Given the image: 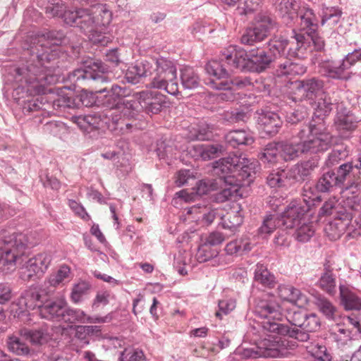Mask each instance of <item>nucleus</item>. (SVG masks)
Here are the masks:
<instances>
[{"instance_id":"nucleus-63","label":"nucleus","mask_w":361,"mask_h":361,"mask_svg":"<svg viewBox=\"0 0 361 361\" xmlns=\"http://www.w3.org/2000/svg\"><path fill=\"white\" fill-rule=\"evenodd\" d=\"M306 313L301 310L289 312L286 319L290 324L295 326L294 328H301L303 324Z\"/></svg>"},{"instance_id":"nucleus-36","label":"nucleus","mask_w":361,"mask_h":361,"mask_svg":"<svg viewBox=\"0 0 361 361\" xmlns=\"http://www.w3.org/2000/svg\"><path fill=\"white\" fill-rule=\"evenodd\" d=\"M255 282L264 288H272L276 284V278L264 264H257L254 273Z\"/></svg>"},{"instance_id":"nucleus-26","label":"nucleus","mask_w":361,"mask_h":361,"mask_svg":"<svg viewBox=\"0 0 361 361\" xmlns=\"http://www.w3.org/2000/svg\"><path fill=\"white\" fill-rule=\"evenodd\" d=\"M295 85L303 95L312 99L323 90L324 82L318 78H311L295 81Z\"/></svg>"},{"instance_id":"nucleus-61","label":"nucleus","mask_w":361,"mask_h":361,"mask_svg":"<svg viewBox=\"0 0 361 361\" xmlns=\"http://www.w3.org/2000/svg\"><path fill=\"white\" fill-rule=\"evenodd\" d=\"M203 160H209L215 158L225 150L224 147L220 144L203 145Z\"/></svg>"},{"instance_id":"nucleus-5","label":"nucleus","mask_w":361,"mask_h":361,"mask_svg":"<svg viewBox=\"0 0 361 361\" xmlns=\"http://www.w3.org/2000/svg\"><path fill=\"white\" fill-rule=\"evenodd\" d=\"M0 271L8 274L23 261L25 250L37 244L27 233H16L13 228L0 229Z\"/></svg>"},{"instance_id":"nucleus-56","label":"nucleus","mask_w":361,"mask_h":361,"mask_svg":"<svg viewBox=\"0 0 361 361\" xmlns=\"http://www.w3.org/2000/svg\"><path fill=\"white\" fill-rule=\"evenodd\" d=\"M71 269L66 266L63 265L60 267L59 269L54 274H51L48 279V283L51 286H56L62 283L65 279L69 277Z\"/></svg>"},{"instance_id":"nucleus-57","label":"nucleus","mask_w":361,"mask_h":361,"mask_svg":"<svg viewBox=\"0 0 361 361\" xmlns=\"http://www.w3.org/2000/svg\"><path fill=\"white\" fill-rule=\"evenodd\" d=\"M66 6L61 0H51L46 6V13L52 17H61Z\"/></svg>"},{"instance_id":"nucleus-43","label":"nucleus","mask_w":361,"mask_h":361,"mask_svg":"<svg viewBox=\"0 0 361 361\" xmlns=\"http://www.w3.org/2000/svg\"><path fill=\"white\" fill-rule=\"evenodd\" d=\"M341 16L342 11L338 8H326L323 11L321 23L322 25H326L330 28H334L340 23Z\"/></svg>"},{"instance_id":"nucleus-50","label":"nucleus","mask_w":361,"mask_h":361,"mask_svg":"<svg viewBox=\"0 0 361 361\" xmlns=\"http://www.w3.org/2000/svg\"><path fill=\"white\" fill-rule=\"evenodd\" d=\"M339 204L335 198H330L324 202L319 212V216H334V217L344 213L345 209H339Z\"/></svg>"},{"instance_id":"nucleus-17","label":"nucleus","mask_w":361,"mask_h":361,"mask_svg":"<svg viewBox=\"0 0 361 361\" xmlns=\"http://www.w3.org/2000/svg\"><path fill=\"white\" fill-rule=\"evenodd\" d=\"M353 168L351 163H345L338 168L336 172L331 171L324 173L317 183V189L320 192H327L334 186L341 185Z\"/></svg>"},{"instance_id":"nucleus-35","label":"nucleus","mask_w":361,"mask_h":361,"mask_svg":"<svg viewBox=\"0 0 361 361\" xmlns=\"http://www.w3.org/2000/svg\"><path fill=\"white\" fill-rule=\"evenodd\" d=\"M341 302L346 310H361V298L343 286H340Z\"/></svg>"},{"instance_id":"nucleus-15","label":"nucleus","mask_w":361,"mask_h":361,"mask_svg":"<svg viewBox=\"0 0 361 361\" xmlns=\"http://www.w3.org/2000/svg\"><path fill=\"white\" fill-rule=\"evenodd\" d=\"M310 207V204L305 199L295 200L290 202L279 216L283 227L292 228L306 221L305 215L309 212Z\"/></svg>"},{"instance_id":"nucleus-59","label":"nucleus","mask_w":361,"mask_h":361,"mask_svg":"<svg viewBox=\"0 0 361 361\" xmlns=\"http://www.w3.org/2000/svg\"><path fill=\"white\" fill-rule=\"evenodd\" d=\"M121 361H146L143 352L139 349H125L120 356Z\"/></svg>"},{"instance_id":"nucleus-32","label":"nucleus","mask_w":361,"mask_h":361,"mask_svg":"<svg viewBox=\"0 0 361 361\" xmlns=\"http://www.w3.org/2000/svg\"><path fill=\"white\" fill-rule=\"evenodd\" d=\"M276 72L278 77H293L305 73L306 72V67L299 62L293 61L290 58L281 63Z\"/></svg>"},{"instance_id":"nucleus-13","label":"nucleus","mask_w":361,"mask_h":361,"mask_svg":"<svg viewBox=\"0 0 361 361\" xmlns=\"http://www.w3.org/2000/svg\"><path fill=\"white\" fill-rule=\"evenodd\" d=\"M300 32L294 33V39L297 44V49H300L307 40V36L316 34L318 29V19L314 11L309 7H302L299 12Z\"/></svg>"},{"instance_id":"nucleus-48","label":"nucleus","mask_w":361,"mask_h":361,"mask_svg":"<svg viewBox=\"0 0 361 361\" xmlns=\"http://www.w3.org/2000/svg\"><path fill=\"white\" fill-rule=\"evenodd\" d=\"M276 9L279 15L285 18L291 20L296 11L297 1L295 0H278Z\"/></svg>"},{"instance_id":"nucleus-64","label":"nucleus","mask_w":361,"mask_h":361,"mask_svg":"<svg viewBox=\"0 0 361 361\" xmlns=\"http://www.w3.org/2000/svg\"><path fill=\"white\" fill-rule=\"evenodd\" d=\"M345 233H347L348 237L353 238H355L361 235V222L356 219L353 221L351 214L350 221L348 225Z\"/></svg>"},{"instance_id":"nucleus-40","label":"nucleus","mask_w":361,"mask_h":361,"mask_svg":"<svg viewBox=\"0 0 361 361\" xmlns=\"http://www.w3.org/2000/svg\"><path fill=\"white\" fill-rule=\"evenodd\" d=\"M252 249L250 239L242 238L236 239L227 243L225 247V251L227 255H233L237 254H243L247 252Z\"/></svg>"},{"instance_id":"nucleus-21","label":"nucleus","mask_w":361,"mask_h":361,"mask_svg":"<svg viewBox=\"0 0 361 361\" xmlns=\"http://www.w3.org/2000/svg\"><path fill=\"white\" fill-rule=\"evenodd\" d=\"M67 302L65 298L60 297L45 302L40 308L39 314L42 318L63 322Z\"/></svg>"},{"instance_id":"nucleus-7","label":"nucleus","mask_w":361,"mask_h":361,"mask_svg":"<svg viewBox=\"0 0 361 361\" xmlns=\"http://www.w3.org/2000/svg\"><path fill=\"white\" fill-rule=\"evenodd\" d=\"M78 27L94 44L107 42L103 30L111 20V12L106 4H96L87 8H80Z\"/></svg>"},{"instance_id":"nucleus-6","label":"nucleus","mask_w":361,"mask_h":361,"mask_svg":"<svg viewBox=\"0 0 361 361\" xmlns=\"http://www.w3.org/2000/svg\"><path fill=\"white\" fill-rule=\"evenodd\" d=\"M221 60L225 61L231 70L238 69L261 73L268 68L274 61L273 57L264 50L252 49L248 53L237 46H229L221 53Z\"/></svg>"},{"instance_id":"nucleus-1","label":"nucleus","mask_w":361,"mask_h":361,"mask_svg":"<svg viewBox=\"0 0 361 361\" xmlns=\"http://www.w3.org/2000/svg\"><path fill=\"white\" fill-rule=\"evenodd\" d=\"M65 35L61 31H49L38 38L37 44L33 47L32 60L25 66L16 70L18 81L24 80L27 91L33 95L44 94L47 92V85L57 80L55 66L51 62L54 54L49 51L48 46H59L63 43Z\"/></svg>"},{"instance_id":"nucleus-24","label":"nucleus","mask_w":361,"mask_h":361,"mask_svg":"<svg viewBox=\"0 0 361 361\" xmlns=\"http://www.w3.org/2000/svg\"><path fill=\"white\" fill-rule=\"evenodd\" d=\"M350 221V214L347 211L334 217L325 227V232L330 240H336L345 233Z\"/></svg>"},{"instance_id":"nucleus-34","label":"nucleus","mask_w":361,"mask_h":361,"mask_svg":"<svg viewBox=\"0 0 361 361\" xmlns=\"http://www.w3.org/2000/svg\"><path fill=\"white\" fill-rule=\"evenodd\" d=\"M20 335L32 344L42 345L51 339V334L48 327H41L35 330L22 329L20 331Z\"/></svg>"},{"instance_id":"nucleus-39","label":"nucleus","mask_w":361,"mask_h":361,"mask_svg":"<svg viewBox=\"0 0 361 361\" xmlns=\"http://www.w3.org/2000/svg\"><path fill=\"white\" fill-rule=\"evenodd\" d=\"M259 158L264 164L269 165L280 162L282 159L279 143L270 142L267 144Z\"/></svg>"},{"instance_id":"nucleus-30","label":"nucleus","mask_w":361,"mask_h":361,"mask_svg":"<svg viewBox=\"0 0 361 361\" xmlns=\"http://www.w3.org/2000/svg\"><path fill=\"white\" fill-rule=\"evenodd\" d=\"M279 296L283 300L292 303H300L307 302V298L301 291L291 285L281 284L277 288Z\"/></svg>"},{"instance_id":"nucleus-10","label":"nucleus","mask_w":361,"mask_h":361,"mask_svg":"<svg viewBox=\"0 0 361 361\" xmlns=\"http://www.w3.org/2000/svg\"><path fill=\"white\" fill-rule=\"evenodd\" d=\"M155 64L156 75L149 86L151 88L164 90L167 93L176 95L178 92V86L176 82V68L173 63L160 57L157 59Z\"/></svg>"},{"instance_id":"nucleus-29","label":"nucleus","mask_w":361,"mask_h":361,"mask_svg":"<svg viewBox=\"0 0 361 361\" xmlns=\"http://www.w3.org/2000/svg\"><path fill=\"white\" fill-rule=\"evenodd\" d=\"M239 160L238 155L233 154L216 161L214 166L215 173L224 180L225 176L234 175Z\"/></svg>"},{"instance_id":"nucleus-46","label":"nucleus","mask_w":361,"mask_h":361,"mask_svg":"<svg viewBox=\"0 0 361 361\" xmlns=\"http://www.w3.org/2000/svg\"><path fill=\"white\" fill-rule=\"evenodd\" d=\"M315 305L320 312L329 320H334L336 317V307L324 297H317Z\"/></svg>"},{"instance_id":"nucleus-62","label":"nucleus","mask_w":361,"mask_h":361,"mask_svg":"<svg viewBox=\"0 0 361 361\" xmlns=\"http://www.w3.org/2000/svg\"><path fill=\"white\" fill-rule=\"evenodd\" d=\"M320 321L315 314H305L301 329L306 331L314 332L319 329Z\"/></svg>"},{"instance_id":"nucleus-14","label":"nucleus","mask_w":361,"mask_h":361,"mask_svg":"<svg viewBox=\"0 0 361 361\" xmlns=\"http://www.w3.org/2000/svg\"><path fill=\"white\" fill-rule=\"evenodd\" d=\"M273 27L274 22L270 17L259 14L256 17L255 24L246 29L240 41L245 45H254L255 43L264 40Z\"/></svg>"},{"instance_id":"nucleus-41","label":"nucleus","mask_w":361,"mask_h":361,"mask_svg":"<svg viewBox=\"0 0 361 361\" xmlns=\"http://www.w3.org/2000/svg\"><path fill=\"white\" fill-rule=\"evenodd\" d=\"M283 226L280 216L277 214H269L264 218L258 233L263 237L270 235L276 228Z\"/></svg>"},{"instance_id":"nucleus-25","label":"nucleus","mask_w":361,"mask_h":361,"mask_svg":"<svg viewBox=\"0 0 361 361\" xmlns=\"http://www.w3.org/2000/svg\"><path fill=\"white\" fill-rule=\"evenodd\" d=\"M225 187L219 192H216L214 199L217 202H224L228 200H235L238 197H241L240 188L242 183L239 180H235V178L228 176L224 177Z\"/></svg>"},{"instance_id":"nucleus-12","label":"nucleus","mask_w":361,"mask_h":361,"mask_svg":"<svg viewBox=\"0 0 361 361\" xmlns=\"http://www.w3.org/2000/svg\"><path fill=\"white\" fill-rule=\"evenodd\" d=\"M52 260L50 252H41L29 259L20 270V278L24 281H36L44 275Z\"/></svg>"},{"instance_id":"nucleus-33","label":"nucleus","mask_w":361,"mask_h":361,"mask_svg":"<svg viewBox=\"0 0 361 361\" xmlns=\"http://www.w3.org/2000/svg\"><path fill=\"white\" fill-rule=\"evenodd\" d=\"M324 272L321 276L319 284L320 288L329 295H334L336 293V279L332 271V262L330 259H326L324 264Z\"/></svg>"},{"instance_id":"nucleus-51","label":"nucleus","mask_w":361,"mask_h":361,"mask_svg":"<svg viewBox=\"0 0 361 361\" xmlns=\"http://www.w3.org/2000/svg\"><path fill=\"white\" fill-rule=\"evenodd\" d=\"M90 288L91 285L84 281L75 284L71 294V298L73 302L77 304L82 302L83 298L89 293Z\"/></svg>"},{"instance_id":"nucleus-20","label":"nucleus","mask_w":361,"mask_h":361,"mask_svg":"<svg viewBox=\"0 0 361 361\" xmlns=\"http://www.w3.org/2000/svg\"><path fill=\"white\" fill-rule=\"evenodd\" d=\"M43 304L39 291L36 288H30L22 293L17 303L14 305L18 308H13V311H15L18 317L26 315L30 310H35L37 307L40 312V308Z\"/></svg>"},{"instance_id":"nucleus-37","label":"nucleus","mask_w":361,"mask_h":361,"mask_svg":"<svg viewBox=\"0 0 361 361\" xmlns=\"http://www.w3.org/2000/svg\"><path fill=\"white\" fill-rule=\"evenodd\" d=\"M211 190H213V185L210 183L202 180L197 182L195 187L192 188V191L190 193L186 190H182L177 192L176 195L177 197L188 202L193 199V195L202 196L208 193Z\"/></svg>"},{"instance_id":"nucleus-18","label":"nucleus","mask_w":361,"mask_h":361,"mask_svg":"<svg viewBox=\"0 0 361 361\" xmlns=\"http://www.w3.org/2000/svg\"><path fill=\"white\" fill-rule=\"evenodd\" d=\"M334 126L341 137L347 139L357 127L350 111L345 106L343 102L336 105V114L334 118Z\"/></svg>"},{"instance_id":"nucleus-27","label":"nucleus","mask_w":361,"mask_h":361,"mask_svg":"<svg viewBox=\"0 0 361 361\" xmlns=\"http://www.w3.org/2000/svg\"><path fill=\"white\" fill-rule=\"evenodd\" d=\"M289 42L282 37H274L269 40L267 44L269 56L273 57V60L277 57L287 56L288 57H295L297 55L295 51H293L292 48H289L287 51Z\"/></svg>"},{"instance_id":"nucleus-11","label":"nucleus","mask_w":361,"mask_h":361,"mask_svg":"<svg viewBox=\"0 0 361 361\" xmlns=\"http://www.w3.org/2000/svg\"><path fill=\"white\" fill-rule=\"evenodd\" d=\"M255 312L259 317L267 319L263 322V328L265 323L278 322L283 316L280 303L276 297L269 293L262 294L256 300Z\"/></svg>"},{"instance_id":"nucleus-45","label":"nucleus","mask_w":361,"mask_h":361,"mask_svg":"<svg viewBox=\"0 0 361 361\" xmlns=\"http://www.w3.org/2000/svg\"><path fill=\"white\" fill-rule=\"evenodd\" d=\"M243 221V216L239 212L228 213L226 216L221 218L222 227L230 230L232 233H235L237 231Z\"/></svg>"},{"instance_id":"nucleus-16","label":"nucleus","mask_w":361,"mask_h":361,"mask_svg":"<svg viewBox=\"0 0 361 361\" xmlns=\"http://www.w3.org/2000/svg\"><path fill=\"white\" fill-rule=\"evenodd\" d=\"M134 96L147 114H157L168 106L167 97L157 90H146L135 92Z\"/></svg>"},{"instance_id":"nucleus-44","label":"nucleus","mask_w":361,"mask_h":361,"mask_svg":"<svg viewBox=\"0 0 361 361\" xmlns=\"http://www.w3.org/2000/svg\"><path fill=\"white\" fill-rule=\"evenodd\" d=\"M297 226L298 228L295 233V237L299 242H307L314 235L315 229L312 222H307L305 221Z\"/></svg>"},{"instance_id":"nucleus-9","label":"nucleus","mask_w":361,"mask_h":361,"mask_svg":"<svg viewBox=\"0 0 361 361\" xmlns=\"http://www.w3.org/2000/svg\"><path fill=\"white\" fill-rule=\"evenodd\" d=\"M359 61H361V49H355L340 61L321 60L318 64V72L331 79L346 81L351 78V68Z\"/></svg>"},{"instance_id":"nucleus-3","label":"nucleus","mask_w":361,"mask_h":361,"mask_svg":"<svg viewBox=\"0 0 361 361\" xmlns=\"http://www.w3.org/2000/svg\"><path fill=\"white\" fill-rule=\"evenodd\" d=\"M299 142H278L281 159L288 161L299 157L302 154H316L329 149L333 136L326 130L323 123L304 128L298 133Z\"/></svg>"},{"instance_id":"nucleus-60","label":"nucleus","mask_w":361,"mask_h":361,"mask_svg":"<svg viewBox=\"0 0 361 361\" xmlns=\"http://www.w3.org/2000/svg\"><path fill=\"white\" fill-rule=\"evenodd\" d=\"M153 64V60L151 61L147 60H142L140 61L135 62L133 66L135 68V71L137 70L138 75L142 78L147 77L152 74V71L154 70Z\"/></svg>"},{"instance_id":"nucleus-28","label":"nucleus","mask_w":361,"mask_h":361,"mask_svg":"<svg viewBox=\"0 0 361 361\" xmlns=\"http://www.w3.org/2000/svg\"><path fill=\"white\" fill-rule=\"evenodd\" d=\"M318 166V159L314 157L295 165L289 170V176L293 181H302L310 176L312 171Z\"/></svg>"},{"instance_id":"nucleus-22","label":"nucleus","mask_w":361,"mask_h":361,"mask_svg":"<svg viewBox=\"0 0 361 361\" xmlns=\"http://www.w3.org/2000/svg\"><path fill=\"white\" fill-rule=\"evenodd\" d=\"M338 103L339 102L336 99L333 100L327 94H324V97L319 98L315 104L312 121L309 126H306L305 128H306L307 127H311L314 124L318 125L323 123L326 132L330 133L325 122V117L331 112L334 108L336 109Z\"/></svg>"},{"instance_id":"nucleus-52","label":"nucleus","mask_w":361,"mask_h":361,"mask_svg":"<svg viewBox=\"0 0 361 361\" xmlns=\"http://www.w3.org/2000/svg\"><path fill=\"white\" fill-rule=\"evenodd\" d=\"M7 344L10 351L18 355H26L30 353L28 346L21 342L17 336L13 335L9 336Z\"/></svg>"},{"instance_id":"nucleus-49","label":"nucleus","mask_w":361,"mask_h":361,"mask_svg":"<svg viewBox=\"0 0 361 361\" xmlns=\"http://www.w3.org/2000/svg\"><path fill=\"white\" fill-rule=\"evenodd\" d=\"M87 320L86 313L81 310H73L66 307L63 322L66 323L68 326H71L77 322L85 323Z\"/></svg>"},{"instance_id":"nucleus-8","label":"nucleus","mask_w":361,"mask_h":361,"mask_svg":"<svg viewBox=\"0 0 361 361\" xmlns=\"http://www.w3.org/2000/svg\"><path fill=\"white\" fill-rule=\"evenodd\" d=\"M206 72L212 78L207 82L213 89L219 90H238L251 85L252 83L247 77H236L228 80V71H233L228 67L225 61L212 60L205 66Z\"/></svg>"},{"instance_id":"nucleus-47","label":"nucleus","mask_w":361,"mask_h":361,"mask_svg":"<svg viewBox=\"0 0 361 361\" xmlns=\"http://www.w3.org/2000/svg\"><path fill=\"white\" fill-rule=\"evenodd\" d=\"M310 355L319 361H331L332 356L325 345L319 343H310L306 346Z\"/></svg>"},{"instance_id":"nucleus-55","label":"nucleus","mask_w":361,"mask_h":361,"mask_svg":"<svg viewBox=\"0 0 361 361\" xmlns=\"http://www.w3.org/2000/svg\"><path fill=\"white\" fill-rule=\"evenodd\" d=\"M218 253L216 249H212L203 243L199 247L196 257L200 262H205L210 259H214L216 262Z\"/></svg>"},{"instance_id":"nucleus-53","label":"nucleus","mask_w":361,"mask_h":361,"mask_svg":"<svg viewBox=\"0 0 361 361\" xmlns=\"http://www.w3.org/2000/svg\"><path fill=\"white\" fill-rule=\"evenodd\" d=\"M122 114L124 117L134 118L140 111V102L133 95V99L124 100L121 105Z\"/></svg>"},{"instance_id":"nucleus-38","label":"nucleus","mask_w":361,"mask_h":361,"mask_svg":"<svg viewBox=\"0 0 361 361\" xmlns=\"http://www.w3.org/2000/svg\"><path fill=\"white\" fill-rule=\"evenodd\" d=\"M293 182L292 178L289 176V170L277 169L272 171L267 178V183L271 188L286 186Z\"/></svg>"},{"instance_id":"nucleus-31","label":"nucleus","mask_w":361,"mask_h":361,"mask_svg":"<svg viewBox=\"0 0 361 361\" xmlns=\"http://www.w3.org/2000/svg\"><path fill=\"white\" fill-rule=\"evenodd\" d=\"M226 143L235 148L240 145H250L254 142V138L250 132L244 130H235L228 132L225 135Z\"/></svg>"},{"instance_id":"nucleus-58","label":"nucleus","mask_w":361,"mask_h":361,"mask_svg":"<svg viewBox=\"0 0 361 361\" xmlns=\"http://www.w3.org/2000/svg\"><path fill=\"white\" fill-rule=\"evenodd\" d=\"M219 310L216 312V316L221 319L222 315L228 314L236 307V302L233 298H226L219 300L218 304Z\"/></svg>"},{"instance_id":"nucleus-42","label":"nucleus","mask_w":361,"mask_h":361,"mask_svg":"<svg viewBox=\"0 0 361 361\" xmlns=\"http://www.w3.org/2000/svg\"><path fill=\"white\" fill-rule=\"evenodd\" d=\"M180 80L185 89L197 88L200 85V78L193 68L189 66L183 67L180 70Z\"/></svg>"},{"instance_id":"nucleus-54","label":"nucleus","mask_w":361,"mask_h":361,"mask_svg":"<svg viewBox=\"0 0 361 361\" xmlns=\"http://www.w3.org/2000/svg\"><path fill=\"white\" fill-rule=\"evenodd\" d=\"M52 105L56 110L78 108L75 98L67 95H58L57 98L53 100Z\"/></svg>"},{"instance_id":"nucleus-23","label":"nucleus","mask_w":361,"mask_h":361,"mask_svg":"<svg viewBox=\"0 0 361 361\" xmlns=\"http://www.w3.org/2000/svg\"><path fill=\"white\" fill-rule=\"evenodd\" d=\"M257 124L259 130L266 135H276L282 126V121L279 115L272 111H265L259 114Z\"/></svg>"},{"instance_id":"nucleus-2","label":"nucleus","mask_w":361,"mask_h":361,"mask_svg":"<svg viewBox=\"0 0 361 361\" xmlns=\"http://www.w3.org/2000/svg\"><path fill=\"white\" fill-rule=\"evenodd\" d=\"M264 329L276 335H268L267 338L262 340L257 349H246L244 351V356L246 357H279L286 354L289 346V342L286 338L288 335L291 338L305 342L310 338L309 332L301 328L290 329L288 326L279 322H267L264 324Z\"/></svg>"},{"instance_id":"nucleus-19","label":"nucleus","mask_w":361,"mask_h":361,"mask_svg":"<svg viewBox=\"0 0 361 361\" xmlns=\"http://www.w3.org/2000/svg\"><path fill=\"white\" fill-rule=\"evenodd\" d=\"M238 158L240 160L238 166L235 168V173L230 176L235 178L236 180H239L243 187L250 185L253 180L259 165L255 159H247L243 155H239Z\"/></svg>"},{"instance_id":"nucleus-4","label":"nucleus","mask_w":361,"mask_h":361,"mask_svg":"<svg viewBox=\"0 0 361 361\" xmlns=\"http://www.w3.org/2000/svg\"><path fill=\"white\" fill-rule=\"evenodd\" d=\"M109 71V66L101 61L90 59L83 62L82 67L69 73L68 79L76 86L90 85L93 87L94 85L95 92H111L122 101L123 97L129 94V90L125 87L113 85L110 90H108L107 87L97 89L96 85L109 82L110 79L106 75Z\"/></svg>"}]
</instances>
